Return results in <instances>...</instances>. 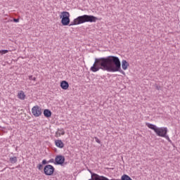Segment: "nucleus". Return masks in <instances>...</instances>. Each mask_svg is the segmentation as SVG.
I'll list each match as a JSON object with an SVG mask.
<instances>
[{
  "label": "nucleus",
  "instance_id": "nucleus-1",
  "mask_svg": "<svg viewBox=\"0 0 180 180\" xmlns=\"http://www.w3.org/2000/svg\"><path fill=\"white\" fill-rule=\"evenodd\" d=\"M99 70L108 71V72H120L123 75L126 74L122 70V63L119 57L110 56L105 58H95L94 63L90 68L92 72H98Z\"/></svg>",
  "mask_w": 180,
  "mask_h": 180
},
{
  "label": "nucleus",
  "instance_id": "nucleus-2",
  "mask_svg": "<svg viewBox=\"0 0 180 180\" xmlns=\"http://www.w3.org/2000/svg\"><path fill=\"white\" fill-rule=\"evenodd\" d=\"M98 20V18L94 15H80L75 18L72 22L69 24V26H75L77 25H82V23H86L90 22L91 23H95Z\"/></svg>",
  "mask_w": 180,
  "mask_h": 180
},
{
  "label": "nucleus",
  "instance_id": "nucleus-3",
  "mask_svg": "<svg viewBox=\"0 0 180 180\" xmlns=\"http://www.w3.org/2000/svg\"><path fill=\"white\" fill-rule=\"evenodd\" d=\"M60 18H62L61 23L63 26H68L70 25V13L67 11H63L61 13Z\"/></svg>",
  "mask_w": 180,
  "mask_h": 180
},
{
  "label": "nucleus",
  "instance_id": "nucleus-4",
  "mask_svg": "<svg viewBox=\"0 0 180 180\" xmlns=\"http://www.w3.org/2000/svg\"><path fill=\"white\" fill-rule=\"evenodd\" d=\"M155 133L159 137H165V134L168 133V129L167 127H158Z\"/></svg>",
  "mask_w": 180,
  "mask_h": 180
},
{
  "label": "nucleus",
  "instance_id": "nucleus-5",
  "mask_svg": "<svg viewBox=\"0 0 180 180\" xmlns=\"http://www.w3.org/2000/svg\"><path fill=\"white\" fill-rule=\"evenodd\" d=\"M45 175L51 176L54 174V167L51 165H46L44 168Z\"/></svg>",
  "mask_w": 180,
  "mask_h": 180
},
{
  "label": "nucleus",
  "instance_id": "nucleus-6",
  "mask_svg": "<svg viewBox=\"0 0 180 180\" xmlns=\"http://www.w3.org/2000/svg\"><path fill=\"white\" fill-rule=\"evenodd\" d=\"M65 162V157L62 155H58L55 158V165H63Z\"/></svg>",
  "mask_w": 180,
  "mask_h": 180
},
{
  "label": "nucleus",
  "instance_id": "nucleus-7",
  "mask_svg": "<svg viewBox=\"0 0 180 180\" xmlns=\"http://www.w3.org/2000/svg\"><path fill=\"white\" fill-rule=\"evenodd\" d=\"M32 113L34 116V117H39V116H41V108L39 105H35L32 108Z\"/></svg>",
  "mask_w": 180,
  "mask_h": 180
},
{
  "label": "nucleus",
  "instance_id": "nucleus-8",
  "mask_svg": "<svg viewBox=\"0 0 180 180\" xmlns=\"http://www.w3.org/2000/svg\"><path fill=\"white\" fill-rule=\"evenodd\" d=\"M55 145L58 148H64V143L60 139L55 140Z\"/></svg>",
  "mask_w": 180,
  "mask_h": 180
},
{
  "label": "nucleus",
  "instance_id": "nucleus-9",
  "mask_svg": "<svg viewBox=\"0 0 180 180\" xmlns=\"http://www.w3.org/2000/svg\"><path fill=\"white\" fill-rule=\"evenodd\" d=\"M129 62H127V60H123L122 61V70H124V71H126V70H127V68H129Z\"/></svg>",
  "mask_w": 180,
  "mask_h": 180
},
{
  "label": "nucleus",
  "instance_id": "nucleus-10",
  "mask_svg": "<svg viewBox=\"0 0 180 180\" xmlns=\"http://www.w3.org/2000/svg\"><path fill=\"white\" fill-rule=\"evenodd\" d=\"M70 86V84H68V82L67 81H63L60 83V87L62 88V89H68V87Z\"/></svg>",
  "mask_w": 180,
  "mask_h": 180
},
{
  "label": "nucleus",
  "instance_id": "nucleus-11",
  "mask_svg": "<svg viewBox=\"0 0 180 180\" xmlns=\"http://www.w3.org/2000/svg\"><path fill=\"white\" fill-rule=\"evenodd\" d=\"M146 126H147V127H148V129H151V130H153L155 132L156 131V130L158 129L157 126H155L153 124L148 123V122H146Z\"/></svg>",
  "mask_w": 180,
  "mask_h": 180
},
{
  "label": "nucleus",
  "instance_id": "nucleus-12",
  "mask_svg": "<svg viewBox=\"0 0 180 180\" xmlns=\"http://www.w3.org/2000/svg\"><path fill=\"white\" fill-rule=\"evenodd\" d=\"M65 134V131H64V129H58V131L56 132V135L58 137H60V136H64Z\"/></svg>",
  "mask_w": 180,
  "mask_h": 180
},
{
  "label": "nucleus",
  "instance_id": "nucleus-13",
  "mask_svg": "<svg viewBox=\"0 0 180 180\" xmlns=\"http://www.w3.org/2000/svg\"><path fill=\"white\" fill-rule=\"evenodd\" d=\"M18 97L19 99H21V101H25L26 95L25 94V92L21 91L20 93H18Z\"/></svg>",
  "mask_w": 180,
  "mask_h": 180
},
{
  "label": "nucleus",
  "instance_id": "nucleus-14",
  "mask_svg": "<svg viewBox=\"0 0 180 180\" xmlns=\"http://www.w3.org/2000/svg\"><path fill=\"white\" fill-rule=\"evenodd\" d=\"M44 115L45 117H51V111L49 109H46L44 110Z\"/></svg>",
  "mask_w": 180,
  "mask_h": 180
},
{
  "label": "nucleus",
  "instance_id": "nucleus-15",
  "mask_svg": "<svg viewBox=\"0 0 180 180\" xmlns=\"http://www.w3.org/2000/svg\"><path fill=\"white\" fill-rule=\"evenodd\" d=\"M9 161L11 164H16V162H18V158L16 157H11L9 159Z\"/></svg>",
  "mask_w": 180,
  "mask_h": 180
},
{
  "label": "nucleus",
  "instance_id": "nucleus-16",
  "mask_svg": "<svg viewBox=\"0 0 180 180\" xmlns=\"http://www.w3.org/2000/svg\"><path fill=\"white\" fill-rule=\"evenodd\" d=\"M6 53H9L8 50H0V54H1V56H4V54H6Z\"/></svg>",
  "mask_w": 180,
  "mask_h": 180
},
{
  "label": "nucleus",
  "instance_id": "nucleus-17",
  "mask_svg": "<svg viewBox=\"0 0 180 180\" xmlns=\"http://www.w3.org/2000/svg\"><path fill=\"white\" fill-rule=\"evenodd\" d=\"M29 79L30 81H36V77H33V75L29 76Z\"/></svg>",
  "mask_w": 180,
  "mask_h": 180
},
{
  "label": "nucleus",
  "instance_id": "nucleus-18",
  "mask_svg": "<svg viewBox=\"0 0 180 180\" xmlns=\"http://www.w3.org/2000/svg\"><path fill=\"white\" fill-rule=\"evenodd\" d=\"M163 137L166 139V140L169 141V143H171V139H169V136L168 135L165 134Z\"/></svg>",
  "mask_w": 180,
  "mask_h": 180
},
{
  "label": "nucleus",
  "instance_id": "nucleus-19",
  "mask_svg": "<svg viewBox=\"0 0 180 180\" xmlns=\"http://www.w3.org/2000/svg\"><path fill=\"white\" fill-rule=\"evenodd\" d=\"M37 168L38 169H39V171H41V169H43V165L41 164L38 165Z\"/></svg>",
  "mask_w": 180,
  "mask_h": 180
},
{
  "label": "nucleus",
  "instance_id": "nucleus-20",
  "mask_svg": "<svg viewBox=\"0 0 180 180\" xmlns=\"http://www.w3.org/2000/svg\"><path fill=\"white\" fill-rule=\"evenodd\" d=\"M94 139H95L96 143H98V144H101V140H99V139L98 137H95Z\"/></svg>",
  "mask_w": 180,
  "mask_h": 180
},
{
  "label": "nucleus",
  "instance_id": "nucleus-21",
  "mask_svg": "<svg viewBox=\"0 0 180 180\" xmlns=\"http://www.w3.org/2000/svg\"><path fill=\"white\" fill-rule=\"evenodd\" d=\"M49 162H47V160H42V165H46V164H48Z\"/></svg>",
  "mask_w": 180,
  "mask_h": 180
},
{
  "label": "nucleus",
  "instance_id": "nucleus-22",
  "mask_svg": "<svg viewBox=\"0 0 180 180\" xmlns=\"http://www.w3.org/2000/svg\"><path fill=\"white\" fill-rule=\"evenodd\" d=\"M13 22H15V23H18V22H19V18H14V19H13Z\"/></svg>",
  "mask_w": 180,
  "mask_h": 180
},
{
  "label": "nucleus",
  "instance_id": "nucleus-23",
  "mask_svg": "<svg viewBox=\"0 0 180 180\" xmlns=\"http://www.w3.org/2000/svg\"><path fill=\"white\" fill-rule=\"evenodd\" d=\"M48 162H53L55 164L56 160L54 159H51L50 160L48 161Z\"/></svg>",
  "mask_w": 180,
  "mask_h": 180
},
{
  "label": "nucleus",
  "instance_id": "nucleus-24",
  "mask_svg": "<svg viewBox=\"0 0 180 180\" xmlns=\"http://www.w3.org/2000/svg\"><path fill=\"white\" fill-rule=\"evenodd\" d=\"M160 87L158 86H156V89H158V91H160Z\"/></svg>",
  "mask_w": 180,
  "mask_h": 180
}]
</instances>
